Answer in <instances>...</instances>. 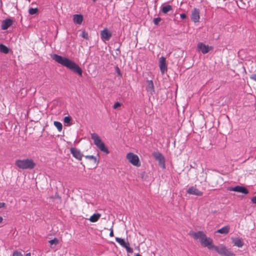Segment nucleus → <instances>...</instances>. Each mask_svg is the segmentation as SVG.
I'll return each mask as SVG.
<instances>
[{
  "instance_id": "nucleus-14",
  "label": "nucleus",
  "mask_w": 256,
  "mask_h": 256,
  "mask_svg": "<svg viewBox=\"0 0 256 256\" xmlns=\"http://www.w3.org/2000/svg\"><path fill=\"white\" fill-rule=\"evenodd\" d=\"M186 192L190 194L196 196H202V192L201 191L199 190L196 187L193 186L190 187L187 190Z\"/></svg>"
},
{
  "instance_id": "nucleus-13",
  "label": "nucleus",
  "mask_w": 256,
  "mask_h": 256,
  "mask_svg": "<svg viewBox=\"0 0 256 256\" xmlns=\"http://www.w3.org/2000/svg\"><path fill=\"white\" fill-rule=\"evenodd\" d=\"M200 18V10L196 8H194L192 11V20L194 23L198 22H199Z\"/></svg>"
},
{
  "instance_id": "nucleus-12",
  "label": "nucleus",
  "mask_w": 256,
  "mask_h": 256,
  "mask_svg": "<svg viewBox=\"0 0 256 256\" xmlns=\"http://www.w3.org/2000/svg\"><path fill=\"white\" fill-rule=\"evenodd\" d=\"M112 36V32L106 28L100 32V36L102 40L108 41Z\"/></svg>"
},
{
  "instance_id": "nucleus-2",
  "label": "nucleus",
  "mask_w": 256,
  "mask_h": 256,
  "mask_svg": "<svg viewBox=\"0 0 256 256\" xmlns=\"http://www.w3.org/2000/svg\"><path fill=\"white\" fill-rule=\"evenodd\" d=\"M15 165L19 168L22 170H32L35 166L36 164L31 158L23 160H16L15 161Z\"/></svg>"
},
{
  "instance_id": "nucleus-40",
  "label": "nucleus",
  "mask_w": 256,
  "mask_h": 256,
  "mask_svg": "<svg viewBox=\"0 0 256 256\" xmlns=\"http://www.w3.org/2000/svg\"><path fill=\"white\" fill-rule=\"evenodd\" d=\"M6 204L4 202H0V208L4 207Z\"/></svg>"
},
{
  "instance_id": "nucleus-17",
  "label": "nucleus",
  "mask_w": 256,
  "mask_h": 256,
  "mask_svg": "<svg viewBox=\"0 0 256 256\" xmlns=\"http://www.w3.org/2000/svg\"><path fill=\"white\" fill-rule=\"evenodd\" d=\"M147 85L146 90L150 94L152 95L154 92V85L152 80H148L146 81Z\"/></svg>"
},
{
  "instance_id": "nucleus-44",
  "label": "nucleus",
  "mask_w": 256,
  "mask_h": 256,
  "mask_svg": "<svg viewBox=\"0 0 256 256\" xmlns=\"http://www.w3.org/2000/svg\"><path fill=\"white\" fill-rule=\"evenodd\" d=\"M94 2H96V0H92Z\"/></svg>"
},
{
  "instance_id": "nucleus-16",
  "label": "nucleus",
  "mask_w": 256,
  "mask_h": 256,
  "mask_svg": "<svg viewBox=\"0 0 256 256\" xmlns=\"http://www.w3.org/2000/svg\"><path fill=\"white\" fill-rule=\"evenodd\" d=\"M13 20L10 18H6L2 21L1 29L6 30L10 28L13 24Z\"/></svg>"
},
{
  "instance_id": "nucleus-35",
  "label": "nucleus",
  "mask_w": 256,
  "mask_h": 256,
  "mask_svg": "<svg viewBox=\"0 0 256 256\" xmlns=\"http://www.w3.org/2000/svg\"><path fill=\"white\" fill-rule=\"evenodd\" d=\"M250 78L256 82V74H251Z\"/></svg>"
},
{
  "instance_id": "nucleus-15",
  "label": "nucleus",
  "mask_w": 256,
  "mask_h": 256,
  "mask_svg": "<svg viewBox=\"0 0 256 256\" xmlns=\"http://www.w3.org/2000/svg\"><path fill=\"white\" fill-rule=\"evenodd\" d=\"M70 152L74 157L78 160H81L82 157L84 156L80 150L75 148H70Z\"/></svg>"
},
{
  "instance_id": "nucleus-32",
  "label": "nucleus",
  "mask_w": 256,
  "mask_h": 256,
  "mask_svg": "<svg viewBox=\"0 0 256 256\" xmlns=\"http://www.w3.org/2000/svg\"><path fill=\"white\" fill-rule=\"evenodd\" d=\"M161 20L162 18L160 17L154 18L153 20L154 24L156 26H158L159 25V22Z\"/></svg>"
},
{
  "instance_id": "nucleus-1",
  "label": "nucleus",
  "mask_w": 256,
  "mask_h": 256,
  "mask_svg": "<svg viewBox=\"0 0 256 256\" xmlns=\"http://www.w3.org/2000/svg\"><path fill=\"white\" fill-rule=\"evenodd\" d=\"M52 58L58 63L70 69L78 76H82V68L74 61L57 54H54Z\"/></svg>"
},
{
  "instance_id": "nucleus-39",
  "label": "nucleus",
  "mask_w": 256,
  "mask_h": 256,
  "mask_svg": "<svg viewBox=\"0 0 256 256\" xmlns=\"http://www.w3.org/2000/svg\"><path fill=\"white\" fill-rule=\"evenodd\" d=\"M110 237L114 236V232H113V230H112V228L110 229Z\"/></svg>"
},
{
  "instance_id": "nucleus-20",
  "label": "nucleus",
  "mask_w": 256,
  "mask_h": 256,
  "mask_svg": "<svg viewBox=\"0 0 256 256\" xmlns=\"http://www.w3.org/2000/svg\"><path fill=\"white\" fill-rule=\"evenodd\" d=\"M101 214H94L89 218L90 222H96L100 218Z\"/></svg>"
},
{
  "instance_id": "nucleus-22",
  "label": "nucleus",
  "mask_w": 256,
  "mask_h": 256,
  "mask_svg": "<svg viewBox=\"0 0 256 256\" xmlns=\"http://www.w3.org/2000/svg\"><path fill=\"white\" fill-rule=\"evenodd\" d=\"M10 49L4 44H0V52H2L4 54H8L9 53Z\"/></svg>"
},
{
  "instance_id": "nucleus-19",
  "label": "nucleus",
  "mask_w": 256,
  "mask_h": 256,
  "mask_svg": "<svg viewBox=\"0 0 256 256\" xmlns=\"http://www.w3.org/2000/svg\"><path fill=\"white\" fill-rule=\"evenodd\" d=\"M73 20L75 24H80L83 20V16L82 14H74Z\"/></svg>"
},
{
  "instance_id": "nucleus-23",
  "label": "nucleus",
  "mask_w": 256,
  "mask_h": 256,
  "mask_svg": "<svg viewBox=\"0 0 256 256\" xmlns=\"http://www.w3.org/2000/svg\"><path fill=\"white\" fill-rule=\"evenodd\" d=\"M116 240L117 242H118L120 246H122L124 248L127 244V242H126L124 240L123 238L116 237Z\"/></svg>"
},
{
  "instance_id": "nucleus-7",
  "label": "nucleus",
  "mask_w": 256,
  "mask_h": 256,
  "mask_svg": "<svg viewBox=\"0 0 256 256\" xmlns=\"http://www.w3.org/2000/svg\"><path fill=\"white\" fill-rule=\"evenodd\" d=\"M152 156L158 162L159 165L162 168H165V160L162 154L159 152H154Z\"/></svg>"
},
{
  "instance_id": "nucleus-37",
  "label": "nucleus",
  "mask_w": 256,
  "mask_h": 256,
  "mask_svg": "<svg viewBox=\"0 0 256 256\" xmlns=\"http://www.w3.org/2000/svg\"><path fill=\"white\" fill-rule=\"evenodd\" d=\"M180 17L182 19L184 20L186 18V15L185 14L182 13L180 14Z\"/></svg>"
},
{
  "instance_id": "nucleus-6",
  "label": "nucleus",
  "mask_w": 256,
  "mask_h": 256,
  "mask_svg": "<svg viewBox=\"0 0 256 256\" xmlns=\"http://www.w3.org/2000/svg\"><path fill=\"white\" fill-rule=\"evenodd\" d=\"M201 244L204 247H208L209 250L214 249L216 251L218 248V246H216L212 244V240L210 238L206 237Z\"/></svg>"
},
{
  "instance_id": "nucleus-27",
  "label": "nucleus",
  "mask_w": 256,
  "mask_h": 256,
  "mask_svg": "<svg viewBox=\"0 0 256 256\" xmlns=\"http://www.w3.org/2000/svg\"><path fill=\"white\" fill-rule=\"evenodd\" d=\"M28 12L31 15L36 14L38 12V9L37 8H30L28 10Z\"/></svg>"
},
{
  "instance_id": "nucleus-29",
  "label": "nucleus",
  "mask_w": 256,
  "mask_h": 256,
  "mask_svg": "<svg viewBox=\"0 0 256 256\" xmlns=\"http://www.w3.org/2000/svg\"><path fill=\"white\" fill-rule=\"evenodd\" d=\"M129 245H130V244L128 242L127 244L124 247V248H125L126 249L128 252L132 253L133 252V249L132 248H131L129 246Z\"/></svg>"
},
{
  "instance_id": "nucleus-33",
  "label": "nucleus",
  "mask_w": 256,
  "mask_h": 256,
  "mask_svg": "<svg viewBox=\"0 0 256 256\" xmlns=\"http://www.w3.org/2000/svg\"><path fill=\"white\" fill-rule=\"evenodd\" d=\"M122 104L119 102H116L114 103V105L113 106V108L114 109H116L120 107L121 106Z\"/></svg>"
},
{
  "instance_id": "nucleus-9",
  "label": "nucleus",
  "mask_w": 256,
  "mask_h": 256,
  "mask_svg": "<svg viewBox=\"0 0 256 256\" xmlns=\"http://www.w3.org/2000/svg\"><path fill=\"white\" fill-rule=\"evenodd\" d=\"M159 67L162 74L167 72L168 68L166 64V60L164 56H162L159 60Z\"/></svg>"
},
{
  "instance_id": "nucleus-41",
  "label": "nucleus",
  "mask_w": 256,
  "mask_h": 256,
  "mask_svg": "<svg viewBox=\"0 0 256 256\" xmlns=\"http://www.w3.org/2000/svg\"><path fill=\"white\" fill-rule=\"evenodd\" d=\"M3 220V218L2 216H0V224L2 222Z\"/></svg>"
},
{
  "instance_id": "nucleus-34",
  "label": "nucleus",
  "mask_w": 256,
  "mask_h": 256,
  "mask_svg": "<svg viewBox=\"0 0 256 256\" xmlns=\"http://www.w3.org/2000/svg\"><path fill=\"white\" fill-rule=\"evenodd\" d=\"M12 256H22V254L21 252L16 250L14 252Z\"/></svg>"
},
{
  "instance_id": "nucleus-36",
  "label": "nucleus",
  "mask_w": 256,
  "mask_h": 256,
  "mask_svg": "<svg viewBox=\"0 0 256 256\" xmlns=\"http://www.w3.org/2000/svg\"><path fill=\"white\" fill-rule=\"evenodd\" d=\"M116 71L118 76H122V74H121L120 70L118 66L116 67Z\"/></svg>"
},
{
  "instance_id": "nucleus-38",
  "label": "nucleus",
  "mask_w": 256,
  "mask_h": 256,
  "mask_svg": "<svg viewBox=\"0 0 256 256\" xmlns=\"http://www.w3.org/2000/svg\"><path fill=\"white\" fill-rule=\"evenodd\" d=\"M251 201L253 204H256V196L251 198Z\"/></svg>"
},
{
  "instance_id": "nucleus-3",
  "label": "nucleus",
  "mask_w": 256,
  "mask_h": 256,
  "mask_svg": "<svg viewBox=\"0 0 256 256\" xmlns=\"http://www.w3.org/2000/svg\"><path fill=\"white\" fill-rule=\"evenodd\" d=\"M91 138L94 140V144L98 149L106 154L110 153L108 150L106 148L105 144L102 142L100 137L96 133L90 134Z\"/></svg>"
},
{
  "instance_id": "nucleus-30",
  "label": "nucleus",
  "mask_w": 256,
  "mask_h": 256,
  "mask_svg": "<svg viewBox=\"0 0 256 256\" xmlns=\"http://www.w3.org/2000/svg\"><path fill=\"white\" fill-rule=\"evenodd\" d=\"M58 242V240L57 238H54L52 240H51L49 241V243L52 246L53 244L56 245Z\"/></svg>"
},
{
  "instance_id": "nucleus-4",
  "label": "nucleus",
  "mask_w": 256,
  "mask_h": 256,
  "mask_svg": "<svg viewBox=\"0 0 256 256\" xmlns=\"http://www.w3.org/2000/svg\"><path fill=\"white\" fill-rule=\"evenodd\" d=\"M126 158L134 166H140V164L138 156L132 152H129L126 154Z\"/></svg>"
},
{
  "instance_id": "nucleus-18",
  "label": "nucleus",
  "mask_w": 256,
  "mask_h": 256,
  "mask_svg": "<svg viewBox=\"0 0 256 256\" xmlns=\"http://www.w3.org/2000/svg\"><path fill=\"white\" fill-rule=\"evenodd\" d=\"M232 242L234 244V245L237 246L238 248H242L244 244V241L242 238H232Z\"/></svg>"
},
{
  "instance_id": "nucleus-5",
  "label": "nucleus",
  "mask_w": 256,
  "mask_h": 256,
  "mask_svg": "<svg viewBox=\"0 0 256 256\" xmlns=\"http://www.w3.org/2000/svg\"><path fill=\"white\" fill-rule=\"evenodd\" d=\"M216 252L218 254L224 256H236V254L233 252L228 250L223 244L218 246Z\"/></svg>"
},
{
  "instance_id": "nucleus-31",
  "label": "nucleus",
  "mask_w": 256,
  "mask_h": 256,
  "mask_svg": "<svg viewBox=\"0 0 256 256\" xmlns=\"http://www.w3.org/2000/svg\"><path fill=\"white\" fill-rule=\"evenodd\" d=\"M72 118L70 116H65L64 120V122L65 124H69L70 123Z\"/></svg>"
},
{
  "instance_id": "nucleus-43",
  "label": "nucleus",
  "mask_w": 256,
  "mask_h": 256,
  "mask_svg": "<svg viewBox=\"0 0 256 256\" xmlns=\"http://www.w3.org/2000/svg\"><path fill=\"white\" fill-rule=\"evenodd\" d=\"M135 256H142L138 254H137Z\"/></svg>"
},
{
  "instance_id": "nucleus-11",
  "label": "nucleus",
  "mask_w": 256,
  "mask_h": 256,
  "mask_svg": "<svg viewBox=\"0 0 256 256\" xmlns=\"http://www.w3.org/2000/svg\"><path fill=\"white\" fill-rule=\"evenodd\" d=\"M198 50L200 51L203 54H206L209 52L212 48L208 45H206L202 42H198L197 45Z\"/></svg>"
},
{
  "instance_id": "nucleus-10",
  "label": "nucleus",
  "mask_w": 256,
  "mask_h": 256,
  "mask_svg": "<svg viewBox=\"0 0 256 256\" xmlns=\"http://www.w3.org/2000/svg\"><path fill=\"white\" fill-rule=\"evenodd\" d=\"M191 235L194 239H198L200 242L202 244V241L204 240V238H206V235L202 231H198V232H192Z\"/></svg>"
},
{
  "instance_id": "nucleus-24",
  "label": "nucleus",
  "mask_w": 256,
  "mask_h": 256,
  "mask_svg": "<svg viewBox=\"0 0 256 256\" xmlns=\"http://www.w3.org/2000/svg\"><path fill=\"white\" fill-rule=\"evenodd\" d=\"M172 10V6L170 5H166L162 8V11L164 14H167Z\"/></svg>"
},
{
  "instance_id": "nucleus-28",
  "label": "nucleus",
  "mask_w": 256,
  "mask_h": 256,
  "mask_svg": "<svg viewBox=\"0 0 256 256\" xmlns=\"http://www.w3.org/2000/svg\"><path fill=\"white\" fill-rule=\"evenodd\" d=\"M80 36L86 40L89 39V36H88V32H86V31H82L81 32Z\"/></svg>"
},
{
  "instance_id": "nucleus-21",
  "label": "nucleus",
  "mask_w": 256,
  "mask_h": 256,
  "mask_svg": "<svg viewBox=\"0 0 256 256\" xmlns=\"http://www.w3.org/2000/svg\"><path fill=\"white\" fill-rule=\"evenodd\" d=\"M230 230V226H224L218 230L217 232L222 234H227Z\"/></svg>"
},
{
  "instance_id": "nucleus-42",
  "label": "nucleus",
  "mask_w": 256,
  "mask_h": 256,
  "mask_svg": "<svg viewBox=\"0 0 256 256\" xmlns=\"http://www.w3.org/2000/svg\"><path fill=\"white\" fill-rule=\"evenodd\" d=\"M30 252H28V253H27L26 254V256H30Z\"/></svg>"
},
{
  "instance_id": "nucleus-8",
  "label": "nucleus",
  "mask_w": 256,
  "mask_h": 256,
  "mask_svg": "<svg viewBox=\"0 0 256 256\" xmlns=\"http://www.w3.org/2000/svg\"><path fill=\"white\" fill-rule=\"evenodd\" d=\"M228 190L230 191H234L240 192L244 194L248 193V190L244 186H237L234 187H229Z\"/></svg>"
},
{
  "instance_id": "nucleus-26",
  "label": "nucleus",
  "mask_w": 256,
  "mask_h": 256,
  "mask_svg": "<svg viewBox=\"0 0 256 256\" xmlns=\"http://www.w3.org/2000/svg\"><path fill=\"white\" fill-rule=\"evenodd\" d=\"M54 126L57 128L59 132H60L62 128V125L61 122L55 121L54 122Z\"/></svg>"
},
{
  "instance_id": "nucleus-25",
  "label": "nucleus",
  "mask_w": 256,
  "mask_h": 256,
  "mask_svg": "<svg viewBox=\"0 0 256 256\" xmlns=\"http://www.w3.org/2000/svg\"><path fill=\"white\" fill-rule=\"evenodd\" d=\"M85 158L86 159L92 160L96 164H97L98 162V160H97L96 158L94 156L87 155L85 156Z\"/></svg>"
}]
</instances>
